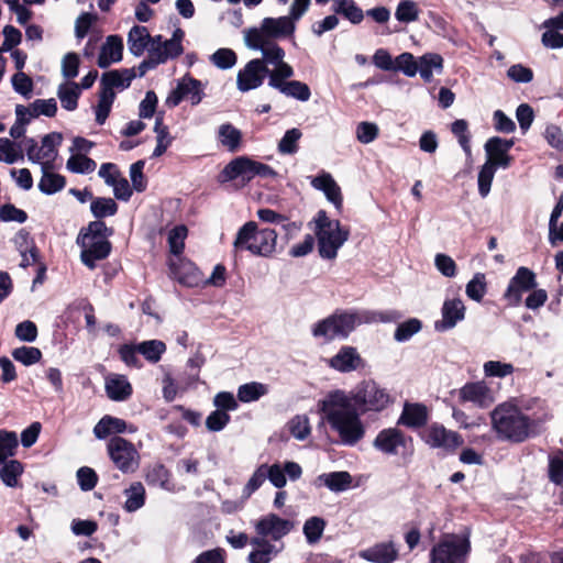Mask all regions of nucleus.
Listing matches in <instances>:
<instances>
[{"instance_id":"1","label":"nucleus","mask_w":563,"mask_h":563,"mask_svg":"<svg viewBox=\"0 0 563 563\" xmlns=\"http://www.w3.org/2000/svg\"><path fill=\"white\" fill-rule=\"evenodd\" d=\"M391 401L390 395L373 380L362 382L351 393L336 389L318 401L322 421L338 433L340 443L354 446L365 435L362 412L382 411Z\"/></svg>"},{"instance_id":"2","label":"nucleus","mask_w":563,"mask_h":563,"mask_svg":"<svg viewBox=\"0 0 563 563\" xmlns=\"http://www.w3.org/2000/svg\"><path fill=\"white\" fill-rule=\"evenodd\" d=\"M490 419L493 430L499 439L517 443L529 437L532 427L531 419L509 402L498 405L490 412Z\"/></svg>"},{"instance_id":"3","label":"nucleus","mask_w":563,"mask_h":563,"mask_svg":"<svg viewBox=\"0 0 563 563\" xmlns=\"http://www.w3.org/2000/svg\"><path fill=\"white\" fill-rule=\"evenodd\" d=\"M277 232L273 229H260L257 223L249 221L243 224L235 235L234 251H247L256 256L267 257L275 252Z\"/></svg>"},{"instance_id":"4","label":"nucleus","mask_w":563,"mask_h":563,"mask_svg":"<svg viewBox=\"0 0 563 563\" xmlns=\"http://www.w3.org/2000/svg\"><path fill=\"white\" fill-rule=\"evenodd\" d=\"M361 320L358 309H341L314 323L311 332L314 338H322L325 342L344 340L362 325Z\"/></svg>"},{"instance_id":"5","label":"nucleus","mask_w":563,"mask_h":563,"mask_svg":"<svg viewBox=\"0 0 563 563\" xmlns=\"http://www.w3.org/2000/svg\"><path fill=\"white\" fill-rule=\"evenodd\" d=\"M319 255L333 260L340 247L347 241L350 232L341 227L339 220H332L324 210H320L314 219Z\"/></svg>"},{"instance_id":"6","label":"nucleus","mask_w":563,"mask_h":563,"mask_svg":"<svg viewBox=\"0 0 563 563\" xmlns=\"http://www.w3.org/2000/svg\"><path fill=\"white\" fill-rule=\"evenodd\" d=\"M471 550L468 530L446 533L431 549L430 563H466Z\"/></svg>"},{"instance_id":"7","label":"nucleus","mask_w":563,"mask_h":563,"mask_svg":"<svg viewBox=\"0 0 563 563\" xmlns=\"http://www.w3.org/2000/svg\"><path fill=\"white\" fill-rule=\"evenodd\" d=\"M19 446L18 435L14 431L0 430V478L10 488L18 487L19 478L24 472L23 464L10 457L15 455Z\"/></svg>"},{"instance_id":"8","label":"nucleus","mask_w":563,"mask_h":563,"mask_svg":"<svg viewBox=\"0 0 563 563\" xmlns=\"http://www.w3.org/2000/svg\"><path fill=\"white\" fill-rule=\"evenodd\" d=\"M107 453L114 466L123 474L135 473L141 463V455L129 440L114 435L107 443Z\"/></svg>"},{"instance_id":"9","label":"nucleus","mask_w":563,"mask_h":563,"mask_svg":"<svg viewBox=\"0 0 563 563\" xmlns=\"http://www.w3.org/2000/svg\"><path fill=\"white\" fill-rule=\"evenodd\" d=\"M373 446L388 456L404 455L412 450V438L398 428H386L377 433Z\"/></svg>"},{"instance_id":"10","label":"nucleus","mask_w":563,"mask_h":563,"mask_svg":"<svg viewBox=\"0 0 563 563\" xmlns=\"http://www.w3.org/2000/svg\"><path fill=\"white\" fill-rule=\"evenodd\" d=\"M295 528V522L269 512L262 516L254 523L256 536L265 540L278 542L288 536Z\"/></svg>"},{"instance_id":"11","label":"nucleus","mask_w":563,"mask_h":563,"mask_svg":"<svg viewBox=\"0 0 563 563\" xmlns=\"http://www.w3.org/2000/svg\"><path fill=\"white\" fill-rule=\"evenodd\" d=\"M421 438L432 449H439L445 453H452L463 444V439L457 432L448 430L440 423L428 426Z\"/></svg>"},{"instance_id":"12","label":"nucleus","mask_w":563,"mask_h":563,"mask_svg":"<svg viewBox=\"0 0 563 563\" xmlns=\"http://www.w3.org/2000/svg\"><path fill=\"white\" fill-rule=\"evenodd\" d=\"M245 45L254 51L262 53L264 65L267 64L277 66L284 60L285 51L275 42L260 37L256 27H250L244 31Z\"/></svg>"},{"instance_id":"13","label":"nucleus","mask_w":563,"mask_h":563,"mask_svg":"<svg viewBox=\"0 0 563 563\" xmlns=\"http://www.w3.org/2000/svg\"><path fill=\"white\" fill-rule=\"evenodd\" d=\"M77 245L81 249L80 260L89 268H96V262L107 258L111 253V243L108 239H91L78 234Z\"/></svg>"},{"instance_id":"14","label":"nucleus","mask_w":563,"mask_h":563,"mask_svg":"<svg viewBox=\"0 0 563 563\" xmlns=\"http://www.w3.org/2000/svg\"><path fill=\"white\" fill-rule=\"evenodd\" d=\"M537 287L536 274L528 267H519L516 274L510 278L507 289L504 292V299L509 306L520 305L522 294Z\"/></svg>"},{"instance_id":"15","label":"nucleus","mask_w":563,"mask_h":563,"mask_svg":"<svg viewBox=\"0 0 563 563\" xmlns=\"http://www.w3.org/2000/svg\"><path fill=\"white\" fill-rule=\"evenodd\" d=\"M290 14L278 18H264L261 26L256 27L260 37L268 41L276 38L292 37L296 31V23Z\"/></svg>"},{"instance_id":"16","label":"nucleus","mask_w":563,"mask_h":563,"mask_svg":"<svg viewBox=\"0 0 563 563\" xmlns=\"http://www.w3.org/2000/svg\"><path fill=\"white\" fill-rule=\"evenodd\" d=\"M269 69L264 65V60L255 58L250 60L244 68L240 69L236 77L238 89L246 92L261 87Z\"/></svg>"},{"instance_id":"17","label":"nucleus","mask_w":563,"mask_h":563,"mask_svg":"<svg viewBox=\"0 0 563 563\" xmlns=\"http://www.w3.org/2000/svg\"><path fill=\"white\" fill-rule=\"evenodd\" d=\"M465 305L461 298H446L441 308V320L434 322L438 332L452 330L465 319Z\"/></svg>"},{"instance_id":"18","label":"nucleus","mask_w":563,"mask_h":563,"mask_svg":"<svg viewBox=\"0 0 563 563\" xmlns=\"http://www.w3.org/2000/svg\"><path fill=\"white\" fill-rule=\"evenodd\" d=\"M256 161L249 156H239L232 159L220 174V180L223 183L241 178L249 183L255 178Z\"/></svg>"},{"instance_id":"19","label":"nucleus","mask_w":563,"mask_h":563,"mask_svg":"<svg viewBox=\"0 0 563 563\" xmlns=\"http://www.w3.org/2000/svg\"><path fill=\"white\" fill-rule=\"evenodd\" d=\"M358 556L371 563H394L399 558V545L393 541H382L358 552Z\"/></svg>"},{"instance_id":"20","label":"nucleus","mask_w":563,"mask_h":563,"mask_svg":"<svg viewBox=\"0 0 563 563\" xmlns=\"http://www.w3.org/2000/svg\"><path fill=\"white\" fill-rule=\"evenodd\" d=\"M460 400L472 402L479 408H487L494 402L489 387L483 382L467 383L459 391Z\"/></svg>"},{"instance_id":"21","label":"nucleus","mask_w":563,"mask_h":563,"mask_svg":"<svg viewBox=\"0 0 563 563\" xmlns=\"http://www.w3.org/2000/svg\"><path fill=\"white\" fill-rule=\"evenodd\" d=\"M135 77V68L106 71L100 79V90L103 92H114V89H126Z\"/></svg>"},{"instance_id":"22","label":"nucleus","mask_w":563,"mask_h":563,"mask_svg":"<svg viewBox=\"0 0 563 563\" xmlns=\"http://www.w3.org/2000/svg\"><path fill=\"white\" fill-rule=\"evenodd\" d=\"M250 544L255 549L249 553V563H271L284 549L283 543L278 547L263 538L253 537L250 539Z\"/></svg>"},{"instance_id":"23","label":"nucleus","mask_w":563,"mask_h":563,"mask_svg":"<svg viewBox=\"0 0 563 563\" xmlns=\"http://www.w3.org/2000/svg\"><path fill=\"white\" fill-rule=\"evenodd\" d=\"M310 184L314 189L322 191L325 195L327 199L331 203H333L336 209L341 208V206H342L341 188L335 183V180L333 179L331 174H329L327 172H322L318 176L312 177Z\"/></svg>"},{"instance_id":"24","label":"nucleus","mask_w":563,"mask_h":563,"mask_svg":"<svg viewBox=\"0 0 563 563\" xmlns=\"http://www.w3.org/2000/svg\"><path fill=\"white\" fill-rule=\"evenodd\" d=\"M123 41L119 35H109L102 44L97 64L100 68H108L122 59Z\"/></svg>"},{"instance_id":"25","label":"nucleus","mask_w":563,"mask_h":563,"mask_svg":"<svg viewBox=\"0 0 563 563\" xmlns=\"http://www.w3.org/2000/svg\"><path fill=\"white\" fill-rule=\"evenodd\" d=\"M170 275L179 284L187 287H195L200 282V273L191 262L178 260L169 263Z\"/></svg>"},{"instance_id":"26","label":"nucleus","mask_w":563,"mask_h":563,"mask_svg":"<svg viewBox=\"0 0 563 563\" xmlns=\"http://www.w3.org/2000/svg\"><path fill=\"white\" fill-rule=\"evenodd\" d=\"M154 41V36H151L147 27L141 25H134L131 27L128 34V47L130 53L140 57L145 51L148 52L151 44Z\"/></svg>"},{"instance_id":"27","label":"nucleus","mask_w":563,"mask_h":563,"mask_svg":"<svg viewBox=\"0 0 563 563\" xmlns=\"http://www.w3.org/2000/svg\"><path fill=\"white\" fill-rule=\"evenodd\" d=\"M428 421V410L421 404H405L402 412L398 418V426L408 428H420Z\"/></svg>"},{"instance_id":"28","label":"nucleus","mask_w":563,"mask_h":563,"mask_svg":"<svg viewBox=\"0 0 563 563\" xmlns=\"http://www.w3.org/2000/svg\"><path fill=\"white\" fill-rule=\"evenodd\" d=\"M107 396L113 401H124L132 395V386L126 376L113 374L106 378Z\"/></svg>"},{"instance_id":"29","label":"nucleus","mask_w":563,"mask_h":563,"mask_svg":"<svg viewBox=\"0 0 563 563\" xmlns=\"http://www.w3.org/2000/svg\"><path fill=\"white\" fill-rule=\"evenodd\" d=\"M134 432V429H128V424L123 419L103 416L93 427V434L98 440H103L110 434H120L124 432Z\"/></svg>"},{"instance_id":"30","label":"nucleus","mask_w":563,"mask_h":563,"mask_svg":"<svg viewBox=\"0 0 563 563\" xmlns=\"http://www.w3.org/2000/svg\"><path fill=\"white\" fill-rule=\"evenodd\" d=\"M317 482L333 493H342L352 487L353 478L346 471H335L320 474Z\"/></svg>"},{"instance_id":"31","label":"nucleus","mask_w":563,"mask_h":563,"mask_svg":"<svg viewBox=\"0 0 563 563\" xmlns=\"http://www.w3.org/2000/svg\"><path fill=\"white\" fill-rule=\"evenodd\" d=\"M53 164L42 163V177L38 181V189L44 195H54L64 189L66 179L64 176L52 173Z\"/></svg>"},{"instance_id":"32","label":"nucleus","mask_w":563,"mask_h":563,"mask_svg":"<svg viewBox=\"0 0 563 563\" xmlns=\"http://www.w3.org/2000/svg\"><path fill=\"white\" fill-rule=\"evenodd\" d=\"M361 357L355 347L343 346L333 357L329 364L332 368L347 373L357 368Z\"/></svg>"},{"instance_id":"33","label":"nucleus","mask_w":563,"mask_h":563,"mask_svg":"<svg viewBox=\"0 0 563 563\" xmlns=\"http://www.w3.org/2000/svg\"><path fill=\"white\" fill-rule=\"evenodd\" d=\"M181 54L174 44L163 40L162 35L154 36V41L148 49V55L155 58L159 65L165 64L169 59H175Z\"/></svg>"},{"instance_id":"34","label":"nucleus","mask_w":563,"mask_h":563,"mask_svg":"<svg viewBox=\"0 0 563 563\" xmlns=\"http://www.w3.org/2000/svg\"><path fill=\"white\" fill-rule=\"evenodd\" d=\"M125 501L123 509L126 512H135L145 505L146 490L141 482H133L123 490Z\"/></svg>"},{"instance_id":"35","label":"nucleus","mask_w":563,"mask_h":563,"mask_svg":"<svg viewBox=\"0 0 563 563\" xmlns=\"http://www.w3.org/2000/svg\"><path fill=\"white\" fill-rule=\"evenodd\" d=\"M487 161L486 163H492V166L498 168H508L511 164V156L504 150L501 146L496 144V139L493 136L488 139L484 145Z\"/></svg>"},{"instance_id":"36","label":"nucleus","mask_w":563,"mask_h":563,"mask_svg":"<svg viewBox=\"0 0 563 563\" xmlns=\"http://www.w3.org/2000/svg\"><path fill=\"white\" fill-rule=\"evenodd\" d=\"M331 9L333 13L342 15L352 24H360L364 19L363 10L354 0H334Z\"/></svg>"},{"instance_id":"37","label":"nucleus","mask_w":563,"mask_h":563,"mask_svg":"<svg viewBox=\"0 0 563 563\" xmlns=\"http://www.w3.org/2000/svg\"><path fill=\"white\" fill-rule=\"evenodd\" d=\"M362 324L371 323H391L397 322L402 318V313L396 309L385 311L358 309Z\"/></svg>"},{"instance_id":"38","label":"nucleus","mask_w":563,"mask_h":563,"mask_svg":"<svg viewBox=\"0 0 563 563\" xmlns=\"http://www.w3.org/2000/svg\"><path fill=\"white\" fill-rule=\"evenodd\" d=\"M274 89L288 98L296 99L301 102H306L311 97V90L309 86L299 80H289L285 85L275 84Z\"/></svg>"},{"instance_id":"39","label":"nucleus","mask_w":563,"mask_h":563,"mask_svg":"<svg viewBox=\"0 0 563 563\" xmlns=\"http://www.w3.org/2000/svg\"><path fill=\"white\" fill-rule=\"evenodd\" d=\"M443 68V58L439 54H424L418 60V73L426 82L433 78V71L440 73Z\"/></svg>"},{"instance_id":"40","label":"nucleus","mask_w":563,"mask_h":563,"mask_svg":"<svg viewBox=\"0 0 563 563\" xmlns=\"http://www.w3.org/2000/svg\"><path fill=\"white\" fill-rule=\"evenodd\" d=\"M80 92L79 85L74 81L59 85L57 97L62 107L67 111H74L78 106Z\"/></svg>"},{"instance_id":"41","label":"nucleus","mask_w":563,"mask_h":563,"mask_svg":"<svg viewBox=\"0 0 563 563\" xmlns=\"http://www.w3.org/2000/svg\"><path fill=\"white\" fill-rule=\"evenodd\" d=\"M178 82L181 91L184 92L185 99L189 100L192 106H197L201 102L205 93L203 86L200 80L190 76H185Z\"/></svg>"},{"instance_id":"42","label":"nucleus","mask_w":563,"mask_h":563,"mask_svg":"<svg viewBox=\"0 0 563 563\" xmlns=\"http://www.w3.org/2000/svg\"><path fill=\"white\" fill-rule=\"evenodd\" d=\"M327 522L323 518L313 516L308 518L302 527V533L309 545H313L320 541L324 532Z\"/></svg>"},{"instance_id":"43","label":"nucleus","mask_w":563,"mask_h":563,"mask_svg":"<svg viewBox=\"0 0 563 563\" xmlns=\"http://www.w3.org/2000/svg\"><path fill=\"white\" fill-rule=\"evenodd\" d=\"M268 393L267 385L258 382H251L239 386L236 397L242 402H253Z\"/></svg>"},{"instance_id":"44","label":"nucleus","mask_w":563,"mask_h":563,"mask_svg":"<svg viewBox=\"0 0 563 563\" xmlns=\"http://www.w3.org/2000/svg\"><path fill=\"white\" fill-rule=\"evenodd\" d=\"M63 136L58 132H52L43 136L41 150V158L43 163L53 164L58 152L57 147L60 145Z\"/></svg>"},{"instance_id":"45","label":"nucleus","mask_w":563,"mask_h":563,"mask_svg":"<svg viewBox=\"0 0 563 563\" xmlns=\"http://www.w3.org/2000/svg\"><path fill=\"white\" fill-rule=\"evenodd\" d=\"M218 137L229 152H235L240 147L242 133L232 124L224 123L219 128Z\"/></svg>"},{"instance_id":"46","label":"nucleus","mask_w":563,"mask_h":563,"mask_svg":"<svg viewBox=\"0 0 563 563\" xmlns=\"http://www.w3.org/2000/svg\"><path fill=\"white\" fill-rule=\"evenodd\" d=\"M302 136V132L297 129L292 128L285 132L280 141L278 142L277 150L278 153L282 155H294L299 150V141Z\"/></svg>"},{"instance_id":"47","label":"nucleus","mask_w":563,"mask_h":563,"mask_svg":"<svg viewBox=\"0 0 563 563\" xmlns=\"http://www.w3.org/2000/svg\"><path fill=\"white\" fill-rule=\"evenodd\" d=\"M139 352L150 363H157L166 352V344L161 340H148L139 343Z\"/></svg>"},{"instance_id":"48","label":"nucleus","mask_w":563,"mask_h":563,"mask_svg":"<svg viewBox=\"0 0 563 563\" xmlns=\"http://www.w3.org/2000/svg\"><path fill=\"white\" fill-rule=\"evenodd\" d=\"M115 99V92H103L99 90L98 103L95 107L96 122L103 125L111 112L112 104Z\"/></svg>"},{"instance_id":"49","label":"nucleus","mask_w":563,"mask_h":563,"mask_svg":"<svg viewBox=\"0 0 563 563\" xmlns=\"http://www.w3.org/2000/svg\"><path fill=\"white\" fill-rule=\"evenodd\" d=\"M90 211L96 219L114 216L118 211V205L112 198L98 197L92 199Z\"/></svg>"},{"instance_id":"50","label":"nucleus","mask_w":563,"mask_h":563,"mask_svg":"<svg viewBox=\"0 0 563 563\" xmlns=\"http://www.w3.org/2000/svg\"><path fill=\"white\" fill-rule=\"evenodd\" d=\"M419 7L413 0H401L395 11V18L401 23H411L419 18Z\"/></svg>"},{"instance_id":"51","label":"nucleus","mask_w":563,"mask_h":563,"mask_svg":"<svg viewBox=\"0 0 563 563\" xmlns=\"http://www.w3.org/2000/svg\"><path fill=\"white\" fill-rule=\"evenodd\" d=\"M421 329L422 322L417 318H410L397 325L394 333V339L399 343L407 342Z\"/></svg>"},{"instance_id":"52","label":"nucleus","mask_w":563,"mask_h":563,"mask_svg":"<svg viewBox=\"0 0 563 563\" xmlns=\"http://www.w3.org/2000/svg\"><path fill=\"white\" fill-rule=\"evenodd\" d=\"M487 284L483 273H476L466 284L465 292L467 297L476 302H481L486 295Z\"/></svg>"},{"instance_id":"53","label":"nucleus","mask_w":563,"mask_h":563,"mask_svg":"<svg viewBox=\"0 0 563 563\" xmlns=\"http://www.w3.org/2000/svg\"><path fill=\"white\" fill-rule=\"evenodd\" d=\"M549 479L558 486H563V451L558 450L556 452L549 455L548 466Z\"/></svg>"},{"instance_id":"54","label":"nucleus","mask_w":563,"mask_h":563,"mask_svg":"<svg viewBox=\"0 0 563 563\" xmlns=\"http://www.w3.org/2000/svg\"><path fill=\"white\" fill-rule=\"evenodd\" d=\"M66 167L71 173L89 174L96 169L97 164L92 158H90L86 155L78 154V155H71L68 158V161L66 163Z\"/></svg>"},{"instance_id":"55","label":"nucleus","mask_w":563,"mask_h":563,"mask_svg":"<svg viewBox=\"0 0 563 563\" xmlns=\"http://www.w3.org/2000/svg\"><path fill=\"white\" fill-rule=\"evenodd\" d=\"M188 234V229L184 224L176 225L168 233V245L169 251L175 256H178L183 253L185 249V240Z\"/></svg>"},{"instance_id":"56","label":"nucleus","mask_w":563,"mask_h":563,"mask_svg":"<svg viewBox=\"0 0 563 563\" xmlns=\"http://www.w3.org/2000/svg\"><path fill=\"white\" fill-rule=\"evenodd\" d=\"M12 357L24 366H31L42 358V352L35 346H20L12 351Z\"/></svg>"},{"instance_id":"57","label":"nucleus","mask_w":563,"mask_h":563,"mask_svg":"<svg viewBox=\"0 0 563 563\" xmlns=\"http://www.w3.org/2000/svg\"><path fill=\"white\" fill-rule=\"evenodd\" d=\"M294 74V68L283 60L273 70H269L268 86L274 89L275 84L285 85V82L289 81L287 79L291 78Z\"/></svg>"},{"instance_id":"58","label":"nucleus","mask_w":563,"mask_h":563,"mask_svg":"<svg viewBox=\"0 0 563 563\" xmlns=\"http://www.w3.org/2000/svg\"><path fill=\"white\" fill-rule=\"evenodd\" d=\"M236 54L231 48H219L211 56L210 62L219 69H230L236 64Z\"/></svg>"},{"instance_id":"59","label":"nucleus","mask_w":563,"mask_h":563,"mask_svg":"<svg viewBox=\"0 0 563 563\" xmlns=\"http://www.w3.org/2000/svg\"><path fill=\"white\" fill-rule=\"evenodd\" d=\"M31 113L34 118L45 115L52 118L57 112V102L55 99H36L29 104Z\"/></svg>"},{"instance_id":"60","label":"nucleus","mask_w":563,"mask_h":563,"mask_svg":"<svg viewBox=\"0 0 563 563\" xmlns=\"http://www.w3.org/2000/svg\"><path fill=\"white\" fill-rule=\"evenodd\" d=\"M483 371L486 377L504 378L511 375L515 372V367L510 363L487 361L483 365Z\"/></svg>"},{"instance_id":"61","label":"nucleus","mask_w":563,"mask_h":563,"mask_svg":"<svg viewBox=\"0 0 563 563\" xmlns=\"http://www.w3.org/2000/svg\"><path fill=\"white\" fill-rule=\"evenodd\" d=\"M496 169V167L492 166V163H485L482 166L477 177L481 197L485 198L489 194Z\"/></svg>"},{"instance_id":"62","label":"nucleus","mask_w":563,"mask_h":563,"mask_svg":"<svg viewBox=\"0 0 563 563\" xmlns=\"http://www.w3.org/2000/svg\"><path fill=\"white\" fill-rule=\"evenodd\" d=\"M394 70L402 71L408 77L418 74V62L411 53H402L395 59Z\"/></svg>"},{"instance_id":"63","label":"nucleus","mask_w":563,"mask_h":563,"mask_svg":"<svg viewBox=\"0 0 563 563\" xmlns=\"http://www.w3.org/2000/svg\"><path fill=\"white\" fill-rule=\"evenodd\" d=\"M266 479L267 478L265 467L264 464H262L254 471V473L243 487L242 498L249 499L252 496V494H254L264 484Z\"/></svg>"},{"instance_id":"64","label":"nucleus","mask_w":563,"mask_h":563,"mask_svg":"<svg viewBox=\"0 0 563 563\" xmlns=\"http://www.w3.org/2000/svg\"><path fill=\"white\" fill-rule=\"evenodd\" d=\"M434 266L444 277L453 278L456 276V264L454 260L446 254L438 253L434 256Z\"/></svg>"}]
</instances>
